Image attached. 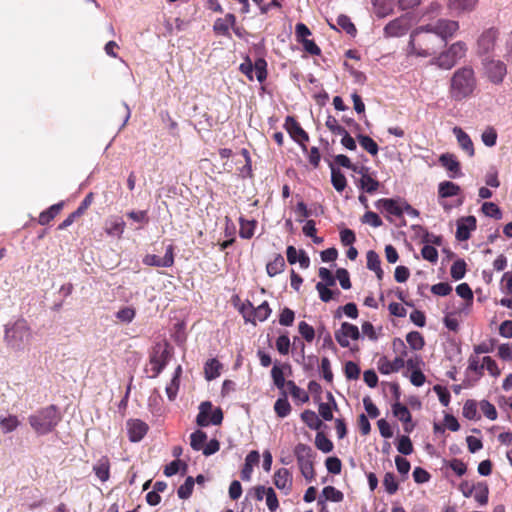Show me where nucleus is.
Returning <instances> with one entry per match:
<instances>
[{
	"label": "nucleus",
	"instance_id": "nucleus-1",
	"mask_svg": "<svg viewBox=\"0 0 512 512\" xmlns=\"http://www.w3.org/2000/svg\"><path fill=\"white\" fill-rule=\"evenodd\" d=\"M33 340V331L26 319L20 317L4 325V343L13 352H23Z\"/></svg>",
	"mask_w": 512,
	"mask_h": 512
},
{
	"label": "nucleus",
	"instance_id": "nucleus-2",
	"mask_svg": "<svg viewBox=\"0 0 512 512\" xmlns=\"http://www.w3.org/2000/svg\"><path fill=\"white\" fill-rule=\"evenodd\" d=\"M442 46L443 40L432 31H428L427 25L417 27L410 35V53L417 56H431Z\"/></svg>",
	"mask_w": 512,
	"mask_h": 512
},
{
	"label": "nucleus",
	"instance_id": "nucleus-3",
	"mask_svg": "<svg viewBox=\"0 0 512 512\" xmlns=\"http://www.w3.org/2000/svg\"><path fill=\"white\" fill-rule=\"evenodd\" d=\"M477 80L472 67L458 68L450 79L449 94L455 101H462L471 96L476 89Z\"/></svg>",
	"mask_w": 512,
	"mask_h": 512
},
{
	"label": "nucleus",
	"instance_id": "nucleus-4",
	"mask_svg": "<svg viewBox=\"0 0 512 512\" xmlns=\"http://www.w3.org/2000/svg\"><path fill=\"white\" fill-rule=\"evenodd\" d=\"M28 420L37 434L46 435L57 426L61 420V415L54 405H50L30 415Z\"/></svg>",
	"mask_w": 512,
	"mask_h": 512
},
{
	"label": "nucleus",
	"instance_id": "nucleus-5",
	"mask_svg": "<svg viewBox=\"0 0 512 512\" xmlns=\"http://www.w3.org/2000/svg\"><path fill=\"white\" fill-rule=\"evenodd\" d=\"M466 51V44L462 41H457L437 57L432 58L430 64L436 65L440 69L450 70L459 60L465 57Z\"/></svg>",
	"mask_w": 512,
	"mask_h": 512
},
{
	"label": "nucleus",
	"instance_id": "nucleus-6",
	"mask_svg": "<svg viewBox=\"0 0 512 512\" xmlns=\"http://www.w3.org/2000/svg\"><path fill=\"white\" fill-rule=\"evenodd\" d=\"M294 455L300 472L305 480L308 482L314 480V452L312 448L307 444L299 443L294 448Z\"/></svg>",
	"mask_w": 512,
	"mask_h": 512
},
{
	"label": "nucleus",
	"instance_id": "nucleus-7",
	"mask_svg": "<svg viewBox=\"0 0 512 512\" xmlns=\"http://www.w3.org/2000/svg\"><path fill=\"white\" fill-rule=\"evenodd\" d=\"M394 350H401L399 355L393 361H390L386 356H382L377 361V368L381 374L388 375L401 370L404 365V357L407 355L406 346L401 339L393 341Z\"/></svg>",
	"mask_w": 512,
	"mask_h": 512
},
{
	"label": "nucleus",
	"instance_id": "nucleus-8",
	"mask_svg": "<svg viewBox=\"0 0 512 512\" xmlns=\"http://www.w3.org/2000/svg\"><path fill=\"white\" fill-rule=\"evenodd\" d=\"M171 358V349L167 343L157 344L152 354L150 355V365L152 375L151 378H156L166 367Z\"/></svg>",
	"mask_w": 512,
	"mask_h": 512
},
{
	"label": "nucleus",
	"instance_id": "nucleus-9",
	"mask_svg": "<svg viewBox=\"0 0 512 512\" xmlns=\"http://www.w3.org/2000/svg\"><path fill=\"white\" fill-rule=\"evenodd\" d=\"M223 413L220 408L213 410V405L210 401H204L199 406V413L196 417V423L200 427H207L209 425H219L222 423Z\"/></svg>",
	"mask_w": 512,
	"mask_h": 512
},
{
	"label": "nucleus",
	"instance_id": "nucleus-10",
	"mask_svg": "<svg viewBox=\"0 0 512 512\" xmlns=\"http://www.w3.org/2000/svg\"><path fill=\"white\" fill-rule=\"evenodd\" d=\"M428 31H432L435 35L439 36L443 40V45L447 44L449 38L453 37L456 31L459 29L457 21L448 19H439L435 23L427 24Z\"/></svg>",
	"mask_w": 512,
	"mask_h": 512
},
{
	"label": "nucleus",
	"instance_id": "nucleus-11",
	"mask_svg": "<svg viewBox=\"0 0 512 512\" xmlns=\"http://www.w3.org/2000/svg\"><path fill=\"white\" fill-rule=\"evenodd\" d=\"M484 69L488 79L494 84H501L507 74L506 65L500 60H486Z\"/></svg>",
	"mask_w": 512,
	"mask_h": 512
},
{
	"label": "nucleus",
	"instance_id": "nucleus-12",
	"mask_svg": "<svg viewBox=\"0 0 512 512\" xmlns=\"http://www.w3.org/2000/svg\"><path fill=\"white\" fill-rule=\"evenodd\" d=\"M359 337L358 327L348 322H343L340 329L335 331V339L343 348L349 347L350 340H357Z\"/></svg>",
	"mask_w": 512,
	"mask_h": 512
},
{
	"label": "nucleus",
	"instance_id": "nucleus-13",
	"mask_svg": "<svg viewBox=\"0 0 512 512\" xmlns=\"http://www.w3.org/2000/svg\"><path fill=\"white\" fill-rule=\"evenodd\" d=\"M285 127L291 137L299 143L303 151H307L306 142L309 141V135L300 126V124L291 116H288L285 121Z\"/></svg>",
	"mask_w": 512,
	"mask_h": 512
},
{
	"label": "nucleus",
	"instance_id": "nucleus-14",
	"mask_svg": "<svg viewBox=\"0 0 512 512\" xmlns=\"http://www.w3.org/2000/svg\"><path fill=\"white\" fill-rule=\"evenodd\" d=\"M142 262L147 266L163 268L171 267L174 264V247L172 245H168L163 257H159L154 254H147L144 256Z\"/></svg>",
	"mask_w": 512,
	"mask_h": 512
},
{
	"label": "nucleus",
	"instance_id": "nucleus-15",
	"mask_svg": "<svg viewBox=\"0 0 512 512\" xmlns=\"http://www.w3.org/2000/svg\"><path fill=\"white\" fill-rule=\"evenodd\" d=\"M353 172L361 176L357 182L359 189L369 194H373L378 190L380 183L371 177L368 167L361 166L360 168H353Z\"/></svg>",
	"mask_w": 512,
	"mask_h": 512
},
{
	"label": "nucleus",
	"instance_id": "nucleus-16",
	"mask_svg": "<svg viewBox=\"0 0 512 512\" xmlns=\"http://www.w3.org/2000/svg\"><path fill=\"white\" fill-rule=\"evenodd\" d=\"M439 163L446 169L448 176L452 179L461 177L463 175L461 171L460 162L457 157L452 153H443L439 157Z\"/></svg>",
	"mask_w": 512,
	"mask_h": 512
},
{
	"label": "nucleus",
	"instance_id": "nucleus-17",
	"mask_svg": "<svg viewBox=\"0 0 512 512\" xmlns=\"http://www.w3.org/2000/svg\"><path fill=\"white\" fill-rule=\"evenodd\" d=\"M375 206L389 215L401 217L403 215V201L392 198L379 199Z\"/></svg>",
	"mask_w": 512,
	"mask_h": 512
},
{
	"label": "nucleus",
	"instance_id": "nucleus-18",
	"mask_svg": "<svg viewBox=\"0 0 512 512\" xmlns=\"http://www.w3.org/2000/svg\"><path fill=\"white\" fill-rule=\"evenodd\" d=\"M127 431L131 442L141 441L148 431V425L139 419L127 421Z\"/></svg>",
	"mask_w": 512,
	"mask_h": 512
},
{
	"label": "nucleus",
	"instance_id": "nucleus-19",
	"mask_svg": "<svg viewBox=\"0 0 512 512\" xmlns=\"http://www.w3.org/2000/svg\"><path fill=\"white\" fill-rule=\"evenodd\" d=\"M476 229V218L467 216L461 218L457 223L456 238L460 241H466L470 238V232Z\"/></svg>",
	"mask_w": 512,
	"mask_h": 512
},
{
	"label": "nucleus",
	"instance_id": "nucleus-20",
	"mask_svg": "<svg viewBox=\"0 0 512 512\" xmlns=\"http://www.w3.org/2000/svg\"><path fill=\"white\" fill-rule=\"evenodd\" d=\"M408 22L404 18H396L384 27V34L387 37H400L407 33Z\"/></svg>",
	"mask_w": 512,
	"mask_h": 512
},
{
	"label": "nucleus",
	"instance_id": "nucleus-21",
	"mask_svg": "<svg viewBox=\"0 0 512 512\" xmlns=\"http://www.w3.org/2000/svg\"><path fill=\"white\" fill-rule=\"evenodd\" d=\"M392 413L396 418L404 423V430L406 432L410 433L413 430L414 424L412 423L411 413L405 405L400 402H395L392 405Z\"/></svg>",
	"mask_w": 512,
	"mask_h": 512
},
{
	"label": "nucleus",
	"instance_id": "nucleus-22",
	"mask_svg": "<svg viewBox=\"0 0 512 512\" xmlns=\"http://www.w3.org/2000/svg\"><path fill=\"white\" fill-rule=\"evenodd\" d=\"M125 227L126 224L121 217L112 216L105 221L104 230L107 235L120 239L124 233Z\"/></svg>",
	"mask_w": 512,
	"mask_h": 512
},
{
	"label": "nucleus",
	"instance_id": "nucleus-23",
	"mask_svg": "<svg viewBox=\"0 0 512 512\" xmlns=\"http://www.w3.org/2000/svg\"><path fill=\"white\" fill-rule=\"evenodd\" d=\"M274 485L279 489L285 491L288 494L292 488V476L288 469H278L273 477Z\"/></svg>",
	"mask_w": 512,
	"mask_h": 512
},
{
	"label": "nucleus",
	"instance_id": "nucleus-24",
	"mask_svg": "<svg viewBox=\"0 0 512 512\" xmlns=\"http://www.w3.org/2000/svg\"><path fill=\"white\" fill-rule=\"evenodd\" d=\"M453 134L455 135L457 142L461 149L469 156L473 157L475 154L474 145L470 136L460 127L453 128Z\"/></svg>",
	"mask_w": 512,
	"mask_h": 512
},
{
	"label": "nucleus",
	"instance_id": "nucleus-25",
	"mask_svg": "<svg viewBox=\"0 0 512 512\" xmlns=\"http://www.w3.org/2000/svg\"><path fill=\"white\" fill-rule=\"evenodd\" d=\"M497 38V31L494 29H488L484 31L478 39V50L481 54L490 52L495 45Z\"/></svg>",
	"mask_w": 512,
	"mask_h": 512
},
{
	"label": "nucleus",
	"instance_id": "nucleus-26",
	"mask_svg": "<svg viewBox=\"0 0 512 512\" xmlns=\"http://www.w3.org/2000/svg\"><path fill=\"white\" fill-rule=\"evenodd\" d=\"M236 23V17L232 13H228L224 18H218L214 22L213 30L216 34L222 36H230L229 30Z\"/></svg>",
	"mask_w": 512,
	"mask_h": 512
},
{
	"label": "nucleus",
	"instance_id": "nucleus-27",
	"mask_svg": "<svg viewBox=\"0 0 512 512\" xmlns=\"http://www.w3.org/2000/svg\"><path fill=\"white\" fill-rule=\"evenodd\" d=\"M260 460L258 451L253 450L245 458V464L241 470V479L243 481H250L253 472V466L257 465Z\"/></svg>",
	"mask_w": 512,
	"mask_h": 512
},
{
	"label": "nucleus",
	"instance_id": "nucleus-28",
	"mask_svg": "<svg viewBox=\"0 0 512 512\" xmlns=\"http://www.w3.org/2000/svg\"><path fill=\"white\" fill-rule=\"evenodd\" d=\"M343 493L333 486H326L323 488L321 496L318 499V504L325 508L326 501L341 502L343 500Z\"/></svg>",
	"mask_w": 512,
	"mask_h": 512
},
{
	"label": "nucleus",
	"instance_id": "nucleus-29",
	"mask_svg": "<svg viewBox=\"0 0 512 512\" xmlns=\"http://www.w3.org/2000/svg\"><path fill=\"white\" fill-rule=\"evenodd\" d=\"M20 425V420L16 415L1 414L0 415V428L4 434L15 431Z\"/></svg>",
	"mask_w": 512,
	"mask_h": 512
},
{
	"label": "nucleus",
	"instance_id": "nucleus-30",
	"mask_svg": "<svg viewBox=\"0 0 512 512\" xmlns=\"http://www.w3.org/2000/svg\"><path fill=\"white\" fill-rule=\"evenodd\" d=\"M367 268L375 272L377 278L381 280L383 278V270L381 268V261L379 255L374 250H369L366 254Z\"/></svg>",
	"mask_w": 512,
	"mask_h": 512
},
{
	"label": "nucleus",
	"instance_id": "nucleus-31",
	"mask_svg": "<svg viewBox=\"0 0 512 512\" xmlns=\"http://www.w3.org/2000/svg\"><path fill=\"white\" fill-rule=\"evenodd\" d=\"M460 192V186L451 181H443L438 185V195L440 198L457 196Z\"/></svg>",
	"mask_w": 512,
	"mask_h": 512
},
{
	"label": "nucleus",
	"instance_id": "nucleus-32",
	"mask_svg": "<svg viewBox=\"0 0 512 512\" xmlns=\"http://www.w3.org/2000/svg\"><path fill=\"white\" fill-rule=\"evenodd\" d=\"M329 166L331 169V183L336 191L342 192L347 185L346 177L333 163H330Z\"/></svg>",
	"mask_w": 512,
	"mask_h": 512
},
{
	"label": "nucleus",
	"instance_id": "nucleus-33",
	"mask_svg": "<svg viewBox=\"0 0 512 512\" xmlns=\"http://www.w3.org/2000/svg\"><path fill=\"white\" fill-rule=\"evenodd\" d=\"M93 471L100 481L106 482L110 476V464L108 458L103 457L98 460L93 466Z\"/></svg>",
	"mask_w": 512,
	"mask_h": 512
},
{
	"label": "nucleus",
	"instance_id": "nucleus-34",
	"mask_svg": "<svg viewBox=\"0 0 512 512\" xmlns=\"http://www.w3.org/2000/svg\"><path fill=\"white\" fill-rule=\"evenodd\" d=\"M374 13L379 18L388 16L393 11V0H372Z\"/></svg>",
	"mask_w": 512,
	"mask_h": 512
},
{
	"label": "nucleus",
	"instance_id": "nucleus-35",
	"mask_svg": "<svg viewBox=\"0 0 512 512\" xmlns=\"http://www.w3.org/2000/svg\"><path fill=\"white\" fill-rule=\"evenodd\" d=\"M283 397L276 400L274 404V410L278 417L285 418L291 412V405L287 399L286 391L282 392Z\"/></svg>",
	"mask_w": 512,
	"mask_h": 512
},
{
	"label": "nucleus",
	"instance_id": "nucleus-36",
	"mask_svg": "<svg viewBox=\"0 0 512 512\" xmlns=\"http://www.w3.org/2000/svg\"><path fill=\"white\" fill-rule=\"evenodd\" d=\"M474 491H473V497L475 501L481 505L484 506L488 503V495H489V488L488 485L485 482H479L476 485H474Z\"/></svg>",
	"mask_w": 512,
	"mask_h": 512
},
{
	"label": "nucleus",
	"instance_id": "nucleus-37",
	"mask_svg": "<svg viewBox=\"0 0 512 512\" xmlns=\"http://www.w3.org/2000/svg\"><path fill=\"white\" fill-rule=\"evenodd\" d=\"M285 268V260L284 257L280 254H277L275 258L268 262L266 265L267 274L270 277L276 276L280 274Z\"/></svg>",
	"mask_w": 512,
	"mask_h": 512
},
{
	"label": "nucleus",
	"instance_id": "nucleus-38",
	"mask_svg": "<svg viewBox=\"0 0 512 512\" xmlns=\"http://www.w3.org/2000/svg\"><path fill=\"white\" fill-rule=\"evenodd\" d=\"M222 364L217 359H210L205 363L204 372L207 380H213L220 376Z\"/></svg>",
	"mask_w": 512,
	"mask_h": 512
},
{
	"label": "nucleus",
	"instance_id": "nucleus-39",
	"mask_svg": "<svg viewBox=\"0 0 512 512\" xmlns=\"http://www.w3.org/2000/svg\"><path fill=\"white\" fill-rule=\"evenodd\" d=\"M301 419L310 429L319 430L322 426V421L312 410H304L301 413Z\"/></svg>",
	"mask_w": 512,
	"mask_h": 512
},
{
	"label": "nucleus",
	"instance_id": "nucleus-40",
	"mask_svg": "<svg viewBox=\"0 0 512 512\" xmlns=\"http://www.w3.org/2000/svg\"><path fill=\"white\" fill-rule=\"evenodd\" d=\"M239 222H240L239 236L243 239L252 238L254 235V231H255L257 222L255 220H245L243 218H240Z\"/></svg>",
	"mask_w": 512,
	"mask_h": 512
},
{
	"label": "nucleus",
	"instance_id": "nucleus-41",
	"mask_svg": "<svg viewBox=\"0 0 512 512\" xmlns=\"http://www.w3.org/2000/svg\"><path fill=\"white\" fill-rule=\"evenodd\" d=\"M62 207H63V203H57V204L52 205L46 211H43L42 213H40L39 224H41V225L48 224L61 211Z\"/></svg>",
	"mask_w": 512,
	"mask_h": 512
},
{
	"label": "nucleus",
	"instance_id": "nucleus-42",
	"mask_svg": "<svg viewBox=\"0 0 512 512\" xmlns=\"http://www.w3.org/2000/svg\"><path fill=\"white\" fill-rule=\"evenodd\" d=\"M207 441V434L202 430H196L190 435V445L195 451H202Z\"/></svg>",
	"mask_w": 512,
	"mask_h": 512
},
{
	"label": "nucleus",
	"instance_id": "nucleus-43",
	"mask_svg": "<svg viewBox=\"0 0 512 512\" xmlns=\"http://www.w3.org/2000/svg\"><path fill=\"white\" fill-rule=\"evenodd\" d=\"M287 389L290 393V395L295 399V400H298L300 401L301 403H305L309 400V396L308 394L306 393V391H304L303 389H301L300 387H298L295 382L289 380L287 381Z\"/></svg>",
	"mask_w": 512,
	"mask_h": 512
},
{
	"label": "nucleus",
	"instance_id": "nucleus-44",
	"mask_svg": "<svg viewBox=\"0 0 512 512\" xmlns=\"http://www.w3.org/2000/svg\"><path fill=\"white\" fill-rule=\"evenodd\" d=\"M358 141L361 147L372 156L377 155L379 148L377 143L367 135H358Z\"/></svg>",
	"mask_w": 512,
	"mask_h": 512
},
{
	"label": "nucleus",
	"instance_id": "nucleus-45",
	"mask_svg": "<svg viewBox=\"0 0 512 512\" xmlns=\"http://www.w3.org/2000/svg\"><path fill=\"white\" fill-rule=\"evenodd\" d=\"M135 315L136 310L133 307L126 306L119 309L116 312L115 317L118 321L129 324L134 320Z\"/></svg>",
	"mask_w": 512,
	"mask_h": 512
},
{
	"label": "nucleus",
	"instance_id": "nucleus-46",
	"mask_svg": "<svg viewBox=\"0 0 512 512\" xmlns=\"http://www.w3.org/2000/svg\"><path fill=\"white\" fill-rule=\"evenodd\" d=\"M406 341L413 350H421L425 344L423 336L418 331L409 332Z\"/></svg>",
	"mask_w": 512,
	"mask_h": 512
},
{
	"label": "nucleus",
	"instance_id": "nucleus-47",
	"mask_svg": "<svg viewBox=\"0 0 512 512\" xmlns=\"http://www.w3.org/2000/svg\"><path fill=\"white\" fill-rule=\"evenodd\" d=\"M315 446L317 449L324 453H329L333 450V443L322 432H318L315 437Z\"/></svg>",
	"mask_w": 512,
	"mask_h": 512
},
{
	"label": "nucleus",
	"instance_id": "nucleus-48",
	"mask_svg": "<svg viewBox=\"0 0 512 512\" xmlns=\"http://www.w3.org/2000/svg\"><path fill=\"white\" fill-rule=\"evenodd\" d=\"M267 62L263 58H258L253 63V71L255 72L256 79L261 83L267 77Z\"/></svg>",
	"mask_w": 512,
	"mask_h": 512
},
{
	"label": "nucleus",
	"instance_id": "nucleus-49",
	"mask_svg": "<svg viewBox=\"0 0 512 512\" xmlns=\"http://www.w3.org/2000/svg\"><path fill=\"white\" fill-rule=\"evenodd\" d=\"M271 376L275 386L282 390V392L285 391L284 387H287V381H285L282 369L279 366L274 365L271 370Z\"/></svg>",
	"mask_w": 512,
	"mask_h": 512
},
{
	"label": "nucleus",
	"instance_id": "nucleus-50",
	"mask_svg": "<svg viewBox=\"0 0 512 512\" xmlns=\"http://www.w3.org/2000/svg\"><path fill=\"white\" fill-rule=\"evenodd\" d=\"M477 0H449L451 9L459 11H470L476 6Z\"/></svg>",
	"mask_w": 512,
	"mask_h": 512
},
{
	"label": "nucleus",
	"instance_id": "nucleus-51",
	"mask_svg": "<svg viewBox=\"0 0 512 512\" xmlns=\"http://www.w3.org/2000/svg\"><path fill=\"white\" fill-rule=\"evenodd\" d=\"M195 480L189 476L185 482L178 488L177 494L180 499H187L191 496Z\"/></svg>",
	"mask_w": 512,
	"mask_h": 512
},
{
	"label": "nucleus",
	"instance_id": "nucleus-52",
	"mask_svg": "<svg viewBox=\"0 0 512 512\" xmlns=\"http://www.w3.org/2000/svg\"><path fill=\"white\" fill-rule=\"evenodd\" d=\"M482 212L491 218L499 220L502 218V212L500 208L493 202H485L481 207Z\"/></svg>",
	"mask_w": 512,
	"mask_h": 512
},
{
	"label": "nucleus",
	"instance_id": "nucleus-53",
	"mask_svg": "<svg viewBox=\"0 0 512 512\" xmlns=\"http://www.w3.org/2000/svg\"><path fill=\"white\" fill-rule=\"evenodd\" d=\"M466 272V263L464 260H456L450 269L451 277L454 280H460L464 277Z\"/></svg>",
	"mask_w": 512,
	"mask_h": 512
},
{
	"label": "nucleus",
	"instance_id": "nucleus-54",
	"mask_svg": "<svg viewBox=\"0 0 512 512\" xmlns=\"http://www.w3.org/2000/svg\"><path fill=\"white\" fill-rule=\"evenodd\" d=\"M383 485L388 494L393 495L398 490V482L395 478V475L391 472H387L384 475Z\"/></svg>",
	"mask_w": 512,
	"mask_h": 512
},
{
	"label": "nucleus",
	"instance_id": "nucleus-55",
	"mask_svg": "<svg viewBox=\"0 0 512 512\" xmlns=\"http://www.w3.org/2000/svg\"><path fill=\"white\" fill-rule=\"evenodd\" d=\"M337 24L340 26L347 34L353 36L356 34V27L351 22L350 18L346 15H339L337 17Z\"/></svg>",
	"mask_w": 512,
	"mask_h": 512
},
{
	"label": "nucleus",
	"instance_id": "nucleus-56",
	"mask_svg": "<svg viewBox=\"0 0 512 512\" xmlns=\"http://www.w3.org/2000/svg\"><path fill=\"white\" fill-rule=\"evenodd\" d=\"M463 416L469 420L478 418L477 403L474 400H467L463 406Z\"/></svg>",
	"mask_w": 512,
	"mask_h": 512
},
{
	"label": "nucleus",
	"instance_id": "nucleus-57",
	"mask_svg": "<svg viewBox=\"0 0 512 512\" xmlns=\"http://www.w3.org/2000/svg\"><path fill=\"white\" fill-rule=\"evenodd\" d=\"M397 450L403 455H410L413 453V445L411 439L406 436H400L397 444Z\"/></svg>",
	"mask_w": 512,
	"mask_h": 512
},
{
	"label": "nucleus",
	"instance_id": "nucleus-58",
	"mask_svg": "<svg viewBox=\"0 0 512 512\" xmlns=\"http://www.w3.org/2000/svg\"><path fill=\"white\" fill-rule=\"evenodd\" d=\"M271 314V309L268 302L264 301L257 308L253 310L254 318L260 322L265 321Z\"/></svg>",
	"mask_w": 512,
	"mask_h": 512
},
{
	"label": "nucleus",
	"instance_id": "nucleus-59",
	"mask_svg": "<svg viewBox=\"0 0 512 512\" xmlns=\"http://www.w3.org/2000/svg\"><path fill=\"white\" fill-rule=\"evenodd\" d=\"M298 330L301 336L307 341L312 342L315 337L314 328L306 323L305 321H301L298 325Z\"/></svg>",
	"mask_w": 512,
	"mask_h": 512
},
{
	"label": "nucleus",
	"instance_id": "nucleus-60",
	"mask_svg": "<svg viewBox=\"0 0 512 512\" xmlns=\"http://www.w3.org/2000/svg\"><path fill=\"white\" fill-rule=\"evenodd\" d=\"M180 465H182L183 473H185L186 469H187V464L184 463V462H181L180 460H174V461L170 462L168 465L165 466L164 474L167 477H171V476L175 475L176 473L179 472Z\"/></svg>",
	"mask_w": 512,
	"mask_h": 512
},
{
	"label": "nucleus",
	"instance_id": "nucleus-61",
	"mask_svg": "<svg viewBox=\"0 0 512 512\" xmlns=\"http://www.w3.org/2000/svg\"><path fill=\"white\" fill-rule=\"evenodd\" d=\"M344 372H345L346 378L349 379V380H357L359 378V376H360V368L353 361H348L345 364Z\"/></svg>",
	"mask_w": 512,
	"mask_h": 512
},
{
	"label": "nucleus",
	"instance_id": "nucleus-62",
	"mask_svg": "<svg viewBox=\"0 0 512 512\" xmlns=\"http://www.w3.org/2000/svg\"><path fill=\"white\" fill-rule=\"evenodd\" d=\"M482 142L487 147H493L497 141V133L496 130L492 127L487 128L481 135Z\"/></svg>",
	"mask_w": 512,
	"mask_h": 512
},
{
	"label": "nucleus",
	"instance_id": "nucleus-63",
	"mask_svg": "<svg viewBox=\"0 0 512 512\" xmlns=\"http://www.w3.org/2000/svg\"><path fill=\"white\" fill-rule=\"evenodd\" d=\"M480 408L483 414L490 420H495L497 418V411L495 406L487 400H482L480 402Z\"/></svg>",
	"mask_w": 512,
	"mask_h": 512
},
{
	"label": "nucleus",
	"instance_id": "nucleus-64",
	"mask_svg": "<svg viewBox=\"0 0 512 512\" xmlns=\"http://www.w3.org/2000/svg\"><path fill=\"white\" fill-rule=\"evenodd\" d=\"M421 255L425 260L431 263H436L438 260V251L436 250L435 247L430 245H425L422 248Z\"/></svg>",
	"mask_w": 512,
	"mask_h": 512
}]
</instances>
